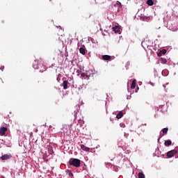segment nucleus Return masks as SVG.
<instances>
[{
	"label": "nucleus",
	"instance_id": "obj_1",
	"mask_svg": "<svg viewBox=\"0 0 178 178\" xmlns=\"http://www.w3.org/2000/svg\"><path fill=\"white\" fill-rule=\"evenodd\" d=\"M33 69H39L40 73H43L47 70V67L44 65V62L38 61V60H35L33 63Z\"/></svg>",
	"mask_w": 178,
	"mask_h": 178
},
{
	"label": "nucleus",
	"instance_id": "obj_2",
	"mask_svg": "<svg viewBox=\"0 0 178 178\" xmlns=\"http://www.w3.org/2000/svg\"><path fill=\"white\" fill-rule=\"evenodd\" d=\"M70 166H74V168H80L81 165V161L79 159H70L69 162Z\"/></svg>",
	"mask_w": 178,
	"mask_h": 178
},
{
	"label": "nucleus",
	"instance_id": "obj_3",
	"mask_svg": "<svg viewBox=\"0 0 178 178\" xmlns=\"http://www.w3.org/2000/svg\"><path fill=\"white\" fill-rule=\"evenodd\" d=\"M122 8V5L120 3H115L113 6V10H115V13H119L120 12V9Z\"/></svg>",
	"mask_w": 178,
	"mask_h": 178
},
{
	"label": "nucleus",
	"instance_id": "obj_4",
	"mask_svg": "<svg viewBox=\"0 0 178 178\" xmlns=\"http://www.w3.org/2000/svg\"><path fill=\"white\" fill-rule=\"evenodd\" d=\"M176 154H177V149H175L167 152V156L168 158H173Z\"/></svg>",
	"mask_w": 178,
	"mask_h": 178
},
{
	"label": "nucleus",
	"instance_id": "obj_5",
	"mask_svg": "<svg viewBox=\"0 0 178 178\" xmlns=\"http://www.w3.org/2000/svg\"><path fill=\"white\" fill-rule=\"evenodd\" d=\"M0 158L1 161H8V159H10L12 158V154H3Z\"/></svg>",
	"mask_w": 178,
	"mask_h": 178
},
{
	"label": "nucleus",
	"instance_id": "obj_6",
	"mask_svg": "<svg viewBox=\"0 0 178 178\" xmlns=\"http://www.w3.org/2000/svg\"><path fill=\"white\" fill-rule=\"evenodd\" d=\"M48 158L49 159H51V158H52V156L49 154L48 152H46L43 154V159L44 161H48Z\"/></svg>",
	"mask_w": 178,
	"mask_h": 178
},
{
	"label": "nucleus",
	"instance_id": "obj_7",
	"mask_svg": "<svg viewBox=\"0 0 178 178\" xmlns=\"http://www.w3.org/2000/svg\"><path fill=\"white\" fill-rule=\"evenodd\" d=\"M8 131V128L5 127H2L0 128V136H5V133Z\"/></svg>",
	"mask_w": 178,
	"mask_h": 178
},
{
	"label": "nucleus",
	"instance_id": "obj_8",
	"mask_svg": "<svg viewBox=\"0 0 178 178\" xmlns=\"http://www.w3.org/2000/svg\"><path fill=\"white\" fill-rule=\"evenodd\" d=\"M75 109L76 110L74 112V116L75 119H77V113H79V112H80V106H76Z\"/></svg>",
	"mask_w": 178,
	"mask_h": 178
},
{
	"label": "nucleus",
	"instance_id": "obj_9",
	"mask_svg": "<svg viewBox=\"0 0 178 178\" xmlns=\"http://www.w3.org/2000/svg\"><path fill=\"white\" fill-rule=\"evenodd\" d=\"M47 152H48V154H49V155L53 156V155H54V149L52 148V147L49 146L47 147Z\"/></svg>",
	"mask_w": 178,
	"mask_h": 178
},
{
	"label": "nucleus",
	"instance_id": "obj_10",
	"mask_svg": "<svg viewBox=\"0 0 178 178\" xmlns=\"http://www.w3.org/2000/svg\"><path fill=\"white\" fill-rule=\"evenodd\" d=\"M167 51L165 49H163L159 51V52L157 54L158 56H162V55H165L166 54Z\"/></svg>",
	"mask_w": 178,
	"mask_h": 178
},
{
	"label": "nucleus",
	"instance_id": "obj_11",
	"mask_svg": "<svg viewBox=\"0 0 178 178\" xmlns=\"http://www.w3.org/2000/svg\"><path fill=\"white\" fill-rule=\"evenodd\" d=\"M114 33H120V28L118 26H115L113 27Z\"/></svg>",
	"mask_w": 178,
	"mask_h": 178
},
{
	"label": "nucleus",
	"instance_id": "obj_12",
	"mask_svg": "<svg viewBox=\"0 0 178 178\" xmlns=\"http://www.w3.org/2000/svg\"><path fill=\"white\" fill-rule=\"evenodd\" d=\"M81 148L83 151H86V152H88V151H90V147H88L84 145H81Z\"/></svg>",
	"mask_w": 178,
	"mask_h": 178
},
{
	"label": "nucleus",
	"instance_id": "obj_13",
	"mask_svg": "<svg viewBox=\"0 0 178 178\" xmlns=\"http://www.w3.org/2000/svg\"><path fill=\"white\" fill-rule=\"evenodd\" d=\"M111 56L109 55H103L102 56V60H111Z\"/></svg>",
	"mask_w": 178,
	"mask_h": 178
},
{
	"label": "nucleus",
	"instance_id": "obj_14",
	"mask_svg": "<svg viewBox=\"0 0 178 178\" xmlns=\"http://www.w3.org/2000/svg\"><path fill=\"white\" fill-rule=\"evenodd\" d=\"M92 76V70H90L88 71H86V78L90 79Z\"/></svg>",
	"mask_w": 178,
	"mask_h": 178
},
{
	"label": "nucleus",
	"instance_id": "obj_15",
	"mask_svg": "<svg viewBox=\"0 0 178 178\" xmlns=\"http://www.w3.org/2000/svg\"><path fill=\"white\" fill-rule=\"evenodd\" d=\"M164 145L165 147H169V146L172 145V140H165Z\"/></svg>",
	"mask_w": 178,
	"mask_h": 178
},
{
	"label": "nucleus",
	"instance_id": "obj_16",
	"mask_svg": "<svg viewBox=\"0 0 178 178\" xmlns=\"http://www.w3.org/2000/svg\"><path fill=\"white\" fill-rule=\"evenodd\" d=\"M68 81H63V90H67V84H68Z\"/></svg>",
	"mask_w": 178,
	"mask_h": 178
},
{
	"label": "nucleus",
	"instance_id": "obj_17",
	"mask_svg": "<svg viewBox=\"0 0 178 178\" xmlns=\"http://www.w3.org/2000/svg\"><path fill=\"white\" fill-rule=\"evenodd\" d=\"M117 119H122L123 118V112L120 111L116 115Z\"/></svg>",
	"mask_w": 178,
	"mask_h": 178
},
{
	"label": "nucleus",
	"instance_id": "obj_18",
	"mask_svg": "<svg viewBox=\"0 0 178 178\" xmlns=\"http://www.w3.org/2000/svg\"><path fill=\"white\" fill-rule=\"evenodd\" d=\"M79 52L82 55H86V49H84V47H80Z\"/></svg>",
	"mask_w": 178,
	"mask_h": 178
},
{
	"label": "nucleus",
	"instance_id": "obj_19",
	"mask_svg": "<svg viewBox=\"0 0 178 178\" xmlns=\"http://www.w3.org/2000/svg\"><path fill=\"white\" fill-rule=\"evenodd\" d=\"M136 80H133L131 85V90H134L136 88Z\"/></svg>",
	"mask_w": 178,
	"mask_h": 178
},
{
	"label": "nucleus",
	"instance_id": "obj_20",
	"mask_svg": "<svg viewBox=\"0 0 178 178\" xmlns=\"http://www.w3.org/2000/svg\"><path fill=\"white\" fill-rule=\"evenodd\" d=\"M66 173L68 174V176H70V177H73L74 176L73 172L70 170H66Z\"/></svg>",
	"mask_w": 178,
	"mask_h": 178
},
{
	"label": "nucleus",
	"instance_id": "obj_21",
	"mask_svg": "<svg viewBox=\"0 0 178 178\" xmlns=\"http://www.w3.org/2000/svg\"><path fill=\"white\" fill-rule=\"evenodd\" d=\"M147 4L148 6H152L154 5V1L153 0H147Z\"/></svg>",
	"mask_w": 178,
	"mask_h": 178
},
{
	"label": "nucleus",
	"instance_id": "obj_22",
	"mask_svg": "<svg viewBox=\"0 0 178 178\" xmlns=\"http://www.w3.org/2000/svg\"><path fill=\"white\" fill-rule=\"evenodd\" d=\"M160 62H161V63L165 64V63H166V62H168V61L166 60V58H161Z\"/></svg>",
	"mask_w": 178,
	"mask_h": 178
},
{
	"label": "nucleus",
	"instance_id": "obj_23",
	"mask_svg": "<svg viewBox=\"0 0 178 178\" xmlns=\"http://www.w3.org/2000/svg\"><path fill=\"white\" fill-rule=\"evenodd\" d=\"M138 178H145V175L143 172L138 173Z\"/></svg>",
	"mask_w": 178,
	"mask_h": 178
},
{
	"label": "nucleus",
	"instance_id": "obj_24",
	"mask_svg": "<svg viewBox=\"0 0 178 178\" xmlns=\"http://www.w3.org/2000/svg\"><path fill=\"white\" fill-rule=\"evenodd\" d=\"M168 130H169L168 128H163V129H162V131H163V134H167Z\"/></svg>",
	"mask_w": 178,
	"mask_h": 178
},
{
	"label": "nucleus",
	"instance_id": "obj_25",
	"mask_svg": "<svg viewBox=\"0 0 178 178\" xmlns=\"http://www.w3.org/2000/svg\"><path fill=\"white\" fill-rule=\"evenodd\" d=\"M113 170H114V172H119V167L114 165L113 167Z\"/></svg>",
	"mask_w": 178,
	"mask_h": 178
},
{
	"label": "nucleus",
	"instance_id": "obj_26",
	"mask_svg": "<svg viewBox=\"0 0 178 178\" xmlns=\"http://www.w3.org/2000/svg\"><path fill=\"white\" fill-rule=\"evenodd\" d=\"M120 127H122L123 129H124V127H126V124H124V123H123V122H121L120 124Z\"/></svg>",
	"mask_w": 178,
	"mask_h": 178
},
{
	"label": "nucleus",
	"instance_id": "obj_27",
	"mask_svg": "<svg viewBox=\"0 0 178 178\" xmlns=\"http://www.w3.org/2000/svg\"><path fill=\"white\" fill-rule=\"evenodd\" d=\"M130 66V62H127V63H126V65H125V67H127H127H129Z\"/></svg>",
	"mask_w": 178,
	"mask_h": 178
},
{
	"label": "nucleus",
	"instance_id": "obj_28",
	"mask_svg": "<svg viewBox=\"0 0 178 178\" xmlns=\"http://www.w3.org/2000/svg\"><path fill=\"white\" fill-rule=\"evenodd\" d=\"M105 166H106V168H109V166H111V163H105Z\"/></svg>",
	"mask_w": 178,
	"mask_h": 178
},
{
	"label": "nucleus",
	"instance_id": "obj_29",
	"mask_svg": "<svg viewBox=\"0 0 178 178\" xmlns=\"http://www.w3.org/2000/svg\"><path fill=\"white\" fill-rule=\"evenodd\" d=\"M3 69H5V66L1 65V66L0 67V70H1L2 72H3Z\"/></svg>",
	"mask_w": 178,
	"mask_h": 178
},
{
	"label": "nucleus",
	"instance_id": "obj_30",
	"mask_svg": "<svg viewBox=\"0 0 178 178\" xmlns=\"http://www.w3.org/2000/svg\"><path fill=\"white\" fill-rule=\"evenodd\" d=\"M124 136L125 138H129V134L124 133Z\"/></svg>",
	"mask_w": 178,
	"mask_h": 178
},
{
	"label": "nucleus",
	"instance_id": "obj_31",
	"mask_svg": "<svg viewBox=\"0 0 178 178\" xmlns=\"http://www.w3.org/2000/svg\"><path fill=\"white\" fill-rule=\"evenodd\" d=\"M81 76L82 77H87L86 72V73H82Z\"/></svg>",
	"mask_w": 178,
	"mask_h": 178
},
{
	"label": "nucleus",
	"instance_id": "obj_32",
	"mask_svg": "<svg viewBox=\"0 0 178 178\" xmlns=\"http://www.w3.org/2000/svg\"><path fill=\"white\" fill-rule=\"evenodd\" d=\"M99 145H98L95 148H99ZM95 148H91V151H94Z\"/></svg>",
	"mask_w": 178,
	"mask_h": 178
},
{
	"label": "nucleus",
	"instance_id": "obj_33",
	"mask_svg": "<svg viewBox=\"0 0 178 178\" xmlns=\"http://www.w3.org/2000/svg\"><path fill=\"white\" fill-rule=\"evenodd\" d=\"M168 85H169V83H166V84H165V85H163V87L164 88H166V86H168Z\"/></svg>",
	"mask_w": 178,
	"mask_h": 178
},
{
	"label": "nucleus",
	"instance_id": "obj_34",
	"mask_svg": "<svg viewBox=\"0 0 178 178\" xmlns=\"http://www.w3.org/2000/svg\"><path fill=\"white\" fill-rule=\"evenodd\" d=\"M145 44V41H143L142 42H141V45H142V47H144V44Z\"/></svg>",
	"mask_w": 178,
	"mask_h": 178
},
{
	"label": "nucleus",
	"instance_id": "obj_35",
	"mask_svg": "<svg viewBox=\"0 0 178 178\" xmlns=\"http://www.w3.org/2000/svg\"><path fill=\"white\" fill-rule=\"evenodd\" d=\"M127 99H131V96H129V95H128V96L127 97Z\"/></svg>",
	"mask_w": 178,
	"mask_h": 178
},
{
	"label": "nucleus",
	"instance_id": "obj_36",
	"mask_svg": "<svg viewBox=\"0 0 178 178\" xmlns=\"http://www.w3.org/2000/svg\"><path fill=\"white\" fill-rule=\"evenodd\" d=\"M138 90H140V88L138 87L136 90H135V92H138Z\"/></svg>",
	"mask_w": 178,
	"mask_h": 178
},
{
	"label": "nucleus",
	"instance_id": "obj_37",
	"mask_svg": "<svg viewBox=\"0 0 178 178\" xmlns=\"http://www.w3.org/2000/svg\"><path fill=\"white\" fill-rule=\"evenodd\" d=\"M57 81L59 83V81H60V78L57 77Z\"/></svg>",
	"mask_w": 178,
	"mask_h": 178
},
{
	"label": "nucleus",
	"instance_id": "obj_38",
	"mask_svg": "<svg viewBox=\"0 0 178 178\" xmlns=\"http://www.w3.org/2000/svg\"><path fill=\"white\" fill-rule=\"evenodd\" d=\"M165 72V73H168V70L163 71V74Z\"/></svg>",
	"mask_w": 178,
	"mask_h": 178
},
{
	"label": "nucleus",
	"instance_id": "obj_39",
	"mask_svg": "<svg viewBox=\"0 0 178 178\" xmlns=\"http://www.w3.org/2000/svg\"><path fill=\"white\" fill-rule=\"evenodd\" d=\"M160 140H161V138H159L158 140H157L158 143H159Z\"/></svg>",
	"mask_w": 178,
	"mask_h": 178
},
{
	"label": "nucleus",
	"instance_id": "obj_40",
	"mask_svg": "<svg viewBox=\"0 0 178 178\" xmlns=\"http://www.w3.org/2000/svg\"><path fill=\"white\" fill-rule=\"evenodd\" d=\"M143 126H147V124H143Z\"/></svg>",
	"mask_w": 178,
	"mask_h": 178
},
{
	"label": "nucleus",
	"instance_id": "obj_41",
	"mask_svg": "<svg viewBox=\"0 0 178 178\" xmlns=\"http://www.w3.org/2000/svg\"><path fill=\"white\" fill-rule=\"evenodd\" d=\"M88 40H92L91 38H88Z\"/></svg>",
	"mask_w": 178,
	"mask_h": 178
},
{
	"label": "nucleus",
	"instance_id": "obj_42",
	"mask_svg": "<svg viewBox=\"0 0 178 178\" xmlns=\"http://www.w3.org/2000/svg\"><path fill=\"white\" fill-rule=\"evenodd\" d=\"M154 72H156V69H154Z\"/></svg>",
	"mask_w": 178,
	"mask_h": 178
},
{
	"label": "nucleus",
	"instance_id": "obj_43",
	"mask_svg": "<svg viewBox=\"0 0 178 178\" xmlns=\"http://www.w3.org/2000/svg\"><path fill=\"white\" fill-rule=\"evenodd\" d=\"M109 2H111V1H112V0H108Z\"/></svg>",
	"mask_w": 178,
	"mask_h": 178
},
{
	"label": "nucleus",
	"instance_id": "obj_44",
	"mask_svg": "<svg viewBox=\"0 0 178 178\" xmlns=\"http://www.w3.org/2000/svg\"><path fill=\"white\" fill-rule=\"evenodd\" d=\"M175 74H176V72L174 73V75H175Z\"/></svg>",
	"mask_w": 178,
	"mask_h": 178
},
{
	"label": "nucleus",
	"instance_id": "obj_45",
	"mask_svg": "<svg viewBox=\"0 0 178 178\" xmlns=\"http://www.w3.org/2000/svg\"><path fill=\"white\" fill-rule=\"evenodd\" d=\"M151 85H152V86H154V84H153V83H151Z\"/></svg>",
	"mask_w": 178,
	"mask_h": 178
},
{
	"label": "nucleus",
	"instance_id": "obj_46",
	"mask_svg": "<svg viewBox=\"0 0 178 178\" xmlns=\"http://www.w3.org/2000/svg\"><path fill=\"white\" fill-rule=\"evenodd\" d=\"M129 88H128V92H129Z\"/></svg>",
	"mask_w": 178,
	"mask_h": 178
},
{
	"label": "nucleus",
	"instance_id": "obj_47",
	"mask_svg": "<svg viewBox=\"0 0 178 178\" xmlns=\"http://www.w3.org/2000/svg\"><path fill=\"white\" fill-rule=\"evenodd\" d=\"M143 48H145V47H144V46L143 47Z\"/></svg>",
	"mask_w": 178,
	"mask_h": 178
}]
</instances>
